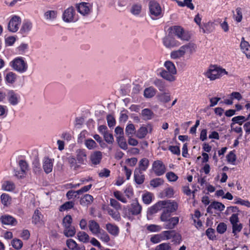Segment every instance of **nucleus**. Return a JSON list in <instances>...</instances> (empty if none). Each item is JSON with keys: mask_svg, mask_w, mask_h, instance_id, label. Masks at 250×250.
<instances>
[{"mask_svg": "<svg viewBox=\"0 0 250 250\" xmlns=\"http://www.w3.org/2000/svg\"><path fill=\"white\" fill-rule=\"evenodd\" d=\"M6 98L10 104L13 106L18 104L21 100L20 95L13 90H9L7 91Z\"/></svg>", "mask_w": 250, "mask_h": 250, "instance_id": "nucleus-13", "label": "nucleus"}, {"mask_svg": "<svg viewBox=\"0 0 250 250\" xmlns=\"http://www.w3.org/2000/svg\"><path fill=\"white\" fill-rule=\"evenodd\" d=\"M163 179L160 178H157L152 179L150 182V185L151 186L153 187L154 188L159 187L160 186L163 185Z\"/></svg>", "mask_w": 250, "mask_h": 250, "instance_id": "nucleus-53", "label": "nucleus"}, {"mask_svg": "<svg viewBox=\"0 0 250 250\" xmlns=\"http://www.w3.org/2000/svg\"><path fill=\"white\" fill-rule=\"evenodd\" d=\"M146 229L151 232H158L161 230L162 228L160 226L152 224L147 226Z\"/></svg>", "mask_w": 250, "mask_h": 250, "instance_id": "nucleus-63", "label": "nucleus"}, {"mask_svg": "<svg viewBox=\"0 0 250 250\" xmlns=\"http://www.w3.org/2000/svg\"><path fill=\"white\" fill-rule=\"evenodd\" d=\"M250 119H248V116L246 117L244 116H237L234 117L232 118V123L231 124V127H232V126L235 124H238L239 125H242L243 123L249 120Z\"/></svg>", "mask_w": 250, "mask_h": 250, "instance_id": "nucleus-27", "label": "nucleus"}, {"mask_svg": "<svg viewBox=\"0 0 250 250\" xmlns=\"http://www.w3.org/2000/svg\"><path fill=\"white\" fill-rule=\"evenodd\" d=\"M77 237L79 241L83 243H87L89 239V235L84 231H80L77 233Z\"/></svg>", "mask_w": 250, "mask_h": 250, "instance_id": "nucleus-43", "label": "nucleus"}, {"mask_svg": "<svg viewBox=\"0 0 250 250\" xmlns=\"http://www.w3.org/2000/svg\"><path fill=\"white\" fill-rule=\"evenodd\" d=\"M66 244L67 247L71 250H75L78 246L76 242L72 239L67 240Z\"/></svg>", "mask_w": 250, "mask_h": 250, "instance_id": "nucleus-56", "label": "nucleus"}, {"mask_svg": "<svg viewBox=\"0 0 250 250\" xmlns=\"http://www.w3.org/2000/svg\"><path fill=\"white\" fill-rule=\"evenodd\" d=\"M154 83L160 91H164L165 88V84L163 81L159 79H157L154 81Z\"/></svg>", "mask_w": 250, "mask_h": 250, "instance_id": "nucleus-61", "label": "nucleus"}, {"mask_svg": "<svg viewBox=\"0 0 250 250\" xmlns=\"http://www.w3.org/2000/svg\"><path fill=\"white\" fill-rule=\"evenodd\" d=\"M178 5L180 7L187 6L191 10L194 9V6L192 3V0H184L183 1L176 0Z\"/></svg>", "mask_w": 250, "mask_h": 250, "instance_id": "nucleus-39", "label": "nucleus"}, {"mask_svg": "<svg viewBox=\"0 0 250 250\" xmlns=\"http://www.w3.org/2000/svg\"><path fill=\"white\" fill-rule=\"evenodd\" d=\"M32 28V23L28 21H24L22 24L21 32L22 34H27Z\"/></svg>", "mask_w": 250, "mask_h": 250, "instance_id": "nucleus-30", "label": "nucleus"}, {"mask_svg": "<svg viewBox=\"0 0 250 250\" xmlns=\"http://www.w3.org/2000/svg\"><path fill=\"white\" fill-rule=\"evenodd\" d=\"M152 170L156 176H160L166 172V167L162 161L156 160L152 163Z\"/></svg>", "mask_w": 250, "mask_h": 250, "instance_id": "nucleus-12", "label": "nucleus"}, {"mask_svg": "<svg viewBox=\"0 0 250 250\" xmlns=\"http://www.w3.org/2000/svg\"><path fill=\"white\" fill-rule=\"evenodd\" d=\"M149 165V161L146 158L141 159L139 162V167L136 168L142 171H145L148 168Z\"/></svg>", "mask_w": 250, "mask_h": 250, "instance_id": "nucleus-26", "label": "nucleus"}, {"mask_svg": "<svg viewBox=\"0 0 250 250\" xmlns=\"http://www.w3.org/2000/svg\"><path fill=\"white\" fill-rule=\"evenodd\" d=\"M99 239L104 243H108L110 241V238L107 233L102 229L98 235H96Z\"/></svg>", "mask_w": 250, "mask_h": 250, "instance_id": "nucleus-28", "label": "nucleus"}, {"mask_svg": "<svg viewBox=\"0 0 250 250\" xmlns=\"http://www.w3.org/2000/svg\"><path fill=\"white\" fill-rule=\"evenodd\" d=\"M147 132V128L145 126H142L138 130L136 136L139 139H143L145 137Z\"/></svg>", "mask_w": 250, "mask_h": 250, "instance_id": "nucleus-46", "label": "nucleus"}, {"mask_svg": "<svg viewBox=\"0 0 250 250\" xmlns=\"http://www.w3.org/2000/svg\"><path fill=\"white\" fill-rule=\"evenodd\" d=\"M28 45L27 43H21L17 49L19 54L22 55L27 52Z\"/></svg>", "mask_w": 250, "mask_h": 250, "instance_id": "nucleus-55", "label": "nucleus"}, {"mask_svg": "<svg viewBox=\"0 0 250 250\" xmlns=\"http://www.w3.org/2000/svg\"><path fill=\"white\" fill-rule=\"evenodd\" d=\"M105 229L109 233L114 236H117L119 234V229L114 224L107 223L105 225Z\"/></svg>", "mask_w": 250, "mask_h": 250, "instance_id": "nucleus-21", "label": "nucleus"}, {"mask_svg": "<svg viewBox=\"0 0 250 250\" xmlns=\"http://www.w3.org/2000/svg\"><path fill=\"white\" fill-rule=\"evenodd\" d=\"M184 54L190 55L195 51L196 45L192 43H188L181 46Z\"/></svg>", "mask_w": 250, "mask_h": 250, "instance_id": "nucleus-23", "label": "nucleus"}, {"mask_svg": "<svg viewBox=\"0 0 250 250\" xmlns=\"http://www.w3.org/2000/svg\"><path fill=\"white\" fill-rule=\"evenodd\" d=\"M88 226L89 230L95 236L98 235L102 229L101 228L100 225L94 220L89 221Z\"/></svg>", "mask_w": 250, "mask_h": 250, "instance_id": "nucleus-18", "label": "nucleus"}, {"mask_svg": "<svg viewBox=\"0 0 250 250\" xmlns=\"http://www.w3.org/2000/svg\"><path fill=\"white\" fill-rule=\"evenodd\" d=\"M178 208L177 203L171 200H164L158 202L154 205L150 207L148 211L151 214L156 213L158 211L164 209L162 213H166L168 215L175 212Z\"/></svg>", "mask_w": 250, "mask_h": 250, "instance_id": "nucleus-1", "label": "nucleus"}, {"mask_svg": "<svg viewBox=\"0 0 250 250\" xmlns=\"http://www.w3.org/2000/svg\"><path fill=\"white\" fill-rule=\"evenodd\" d=\"M11 245L16 250H20L23 246L21 240L19 239H14L11 242Z\"/></svg>", "mask_w": 250, "mask_h": 250, "instance_id": "nucleus-54", "label": "nucleus"}, {"mask_svg": "<svg viewBox=\"0 0 250 250\" xmlns=\"http://www.w3.org/2000/svg\"><path fill=\"white\" fill-rule=\"evenodd\" d=\"M229 221L232 225V233L234 235L241 231L243 225L239 223L238 214H232L229 218Z\"/></svg>", "mask_w": 250, "mask_h": 250, "instance_id": "nucleus-10", "label": "nucleus"}, {"mask_svg": "<svg viewBox=\"0 0 250 250\" xmlns=\"http://www.w3.org/2000/svg\"><path fill=\"white\" fill-rule=\"evenodd\" d=\"M1 203L4 206H8L11 202V198L9 195L6 193H2L0 196Z\"/></svg>", "mask_w": 250, "mask_h": 250, "instance_id": "nucleus-47", "label": "nucleus"}, {"mask_svg": "<svg viewBox=\"0 0 250 250\" xmlns=\"http://www.w3.org/2000/svg\"><path fill=\"white\" fill-rule=\"evenodd\" d=\"M156 94V90L152 86L146 88L145 89L144 96L147 98L153 97Z\"/></svg>", "mask_w": 250, "mask_h": 250, "instance_id": "nucleus-41", "label": "nucleus"}, {"mask_svg": "<svg viewBox=\"0 0 250 250\" xmlns=\"http://www.w3.org/2000/svg\"><path fill=\"white\" fill-rule=\"evenodd\" d=\"M225 207L224 205L219 202H213L211 203L207 208V212H210L211 210L213 208L218 210L219 211H222L224 209Z\"/></svg>", "mask_w": 250, "mask_h": 250, "instance_id": "nucleus-24", "label": "nucleus"}, {"mask_svg": "<svg viewBox=\"0 0 250 250\" xmlns=\"http://www.w3.org/2000/svg\"><path fill=\"white\" fill-rule=\"evenodd\" d=\"M184 51L180 47L178 50L172 51L170 53V57L172 59H176L184 56Z\"/></svg>", "mask_w": 250, "mask_h": 250, "instance_id": "nucleus-45", "label": "nucleus"}, {"mask_svg": "<svg viewBox=\"0 0 250 250\" xmlns=\"http://www.w3.org/2000/svg\"><path fill=\"white\" fill-rule=\"evenodd\" d=\"M149 15L151 19L155 20L163 16V12L160 4L155 1L151 0L149 2Z\"/></svg>", "mask_w": 250, "mask_h": 250, "instance_id": "nucleus-4", "label": "nucleus"}, {"mask_svg": "<svg viewBox=\"0 0 250 250\" xmlns=\"http://www.w3.org/2000/svg\"><path fill=\"white\" fill-rule=\"evenodd\" d=\"M17 76L15 73L13 72H8L6 74L5 77L6 83L9 84L14 83L17 79Z\"/></svg>", "mask_w": 250, "mask_h": 250, "instance_id": "nucleus-34", "label": "nucleus"}, {"mask_svg": "<svg viewBox=\"0 0 250 250\" xmlns=\"http://www.w3.org/2000/svg\"><path fill=\"white\" fill-rule=\"evenodd\" d=\"M164 66L167 71L170 72V73L176 74L177 70L174 63L169 61L165 62Z\"/></svg>", "mask_w": 250, "mask_h": 250, "instance_id": "nucleus-33", "label": "nucleus"}, {"mask_svg": "<svg viewBox=\"0 0 250 250\" xmlns=\"http://www.w3.org/2000/svg\"><path fill=\"white\" fill-rule=\"evenodd\" d=\"M76 158L78 163L80 165H86L87 162V154L84 149H79L76 151Z\"/></svg>", "mask_w": 250, "mask_h": 250, "instance_id": "nucleus-14", "label": "nucleus"}, {"mask_svg": "<svg viewBox=\"0 0 250 250\" xmlns=\"http://www.w3.org/2000/svg\"><path fill=\"white\" fill-rule=\"evenodd\" d=\"M74 205V203L73 201H68L64 203L61 206L60 208V211H63L72 208Z\"/></svg>", "mask_w": 250, "mask_h": 250, "instance_id": "nucleus-51", "label": "nucleus"}, {"mask_svg": "<svg viewBox=\"0 0 250 250\" xmlns=\"http://www.w3.org/2000/svg\"><path fill=\"white\" fill-rule=\"evenodd\" d=\"M125 133L128 136H132L135 133V128L133 124H130L126 125Z\"/></svg>", "mask_w": 250, "mask_h": 250, "instance_id": "nucleus-49", "label": "nucleus"}, {"mask_svg": "<svg viewBox=\"0 0 250 250\" xmlns=\"http://www.w3.org/2000/svg\"><path fill=\"white\" fill-rule=\"evenodd\" d=\"M227 74L228 72L225 69L215 65L210 66L209 69L206 73V76L210 80H214Z\"/></svg>", "mask_w": 250, "mask_h": 250, "instance_id": "nucleus-6", "label": "nucleus"}, {"mask_svg": "<svg viewBox=\"0 0 250 250\" xmlns=\"http://www.w3.org/2000/svg\"><path fill=\"white\" fill-rule=\"evenodd\" d=\"M9 66L14 71L19 73H25L28 69V64L25 59L22 57H17L11 61Z\"/></svg>", "mask_w": 250, "mask_h": 250, "instance_id": "nucleus-2", "label": "nucleus"}, {"mask_svg": "<svg viewBox=\"0 0 250 250\" xmlns=\"http://www.w3.org/2000/svg\"><path fill=\"white\" fill-rule=\"evenodd\" d=\"M57 16V12L55 10H48L44 14L45 20L53 21L56 19Z\"/></svg>", "mask_w": 250, "mask_h": 250, "instance_id": "nucleus-35", "label": "nucleus"}, {"mask_svg": "<svg viewBox=\"0 0 250 250\" xmlns=\"http://www.w3.org/2000/svg\"><path fill=\"white\" fill-rule=\"evenodd\" d=\"M142 207L137 201H134L129 207L124 209V217L132 220L133 216L141 213Z\"/></svg>", "mask_w": 250, "mask_h": 250, "instance_id": "nucleus-3", "label": "nucleus"}, {"mask_svg": "<svg viewBox=\"0 0 250 250\" xmlns=\"http://www.w3.org/2000/svg\"><path fill=\"white\" fill-rule=\"evenodd\" d=\"M72 223V218L70 215L65 216L62 220V225L63 228L71 226Z\"/></svg>", "mask_w": 250, "mask_h": 250, "instance_id": "nucleus-57", "label": "nucleus"}, {"mask_svg": "<svg viewBox=\"0 0 250 250\" xmlns=\"http://www.w3.org/2000/svg\"><path fill=\"white\" fill-rule=\"evenodd\" d=\"M33 170L36 174L40 173L42 171L41 165L38 159H36L33 162Z\"/></svg>", "mask_w": 250, "mask_h": 250, "instance_id": "nucleus-44", "label": "nucleus"}, {"mask_svg": "<svg viewBox=\"0 0 250 250\" xmlns=\"http://www.w3.org/2000/svg\"><path fill=\"white\" fill-rule=\"evenodd\" d=\"M0 221L4 225L11 226H14L17 223L15 218L8 214H4L1 216L0 217Z\"/></svg>", "mask_w": 250, "mask_h": 250, "instance_id": "nucleus-17", "label": "nucleus"}, {"mask_svg": "<svg viewBox=\"0 0 250 250\" xmlns=\"http://www.w3.org/2000/svg\"><path fill=\"white\" fill-rule=\"evenodd\" d=\"M161 221L164 222L163 227L166 229H174L179 221L178 217H170V215L166 213H162L160 216Z\"/></svg>", "mask_w": 250, "mask_h": 250, "instance_id": "nucleus-5", "label": "nucleus"}, {"mask_svg": "<svg viewBox=\"0 0 250 250\" xmlns=\"http://www.w3.org/2000/svg\"><path fill=\"white\" fill-rule=\"evenodd\" d=\"M115 133L116 139L124 137V130L122 127L117 126L115 129Z\"/></svg>", "mask_w": 250, "mask_h": 250, "instance_id": "nucleus-64", "label": "nucleus"}, {"mask_svg": "<svg viewBox=\"0 0 250 250\" xmlns=\"http://www.w3.org/2000/svg\"><path fill=\"white\" fill-rule=\"evenodd\" d=\"M114 197L119 201L123 203H126L127 202V199L125 197L122 193L118 190L115 191L113 192Z\"/></svg>", "mask_w": 250, "mask_h": 250, "instance_id": "nucleus-50", "label": "nucleus"}, {"mask_svg": "<svg viewBox=\"0 0 250 250\" xmlns=\"http://www.w3.org/2000/svg\"><path fill=\"white\" fill-rule=\"evenodd\" d=\"M21 24V19L20 17L13 15L9 20L8 29L11 32H16L19 29L20 26Z\"/></svg>", "mask_w": 250, "mask_h": 250, "instance_id": "nucleus-11", "label": "nucleus"}, {"mask_svg": "<svg viewBox=\"0 0 250 250\" xmlns=\"http://www.w3.org/2000/svg\"><path fill=\"white\" fill-rule=\"evenodd\" d=\"M142 6L141 4H134L130 9V12L135 16L139 15L142 11Z\"/></svg>", "mask_w": 250, "mask_h": 250, "instance_id": "nucleus-40", "label": "nucleus"}, {"mask_svg": "<svg viewBox=\"0 0 250 250\" xmlns=\"http://www.w3.org/2000/svg\"><path fill=\"white\" fill-rule=\"evenodd\" d=\"M68 162L70 165V167L74 169H77L80 167V165L78 163L76 157L73 155H70L67 158Z\"/></svg>", "mask_w": 250, "mask_h": 250, "instance_id": "nucleus-36", "label": "nucleus"}, {"mask_svg": "<svg viewBox=\"0 0 250 250\" xmlns=\"http://www.w3.org/2000/svg\"><path fill=\"white\" fill-rule=\"evenodd\" d=\"M93 201V197L90 194L84 195L80 200V204L82 206H87L92 203Z\"/></svg>", "mask_w": 250, "mask_h": 250, "instance_id": "nucleus-32", "label": "nucleus"}, {"mask_svg": "<svg viewBox=\"0 0 250 250\" xmlns=\"http://www.w3.org/2000/svg\"><path fill=\"white\" fill-rule=\"evenodd\" d=\"M164 240L161 233L155 234L150 238V241L154 244L158 243Z\"/></svg>", "mask_w": 250, "mask_h": 250, "instance_id": "nucleus-62", "label": "nucleus"}, {"mask_svg": "<svg viewBox=\"0 0 250 250\" xmlns=\"http://www.w3.org/2000/svg\"><path fill=\"white\" fill-rule=\"evenodd\" d=\"M103 157L102 153L100 151H95L92 153L90 156V160L93 165H99Z\"/></svg>", "mask_w": 250, "mask_h": 250, "instance_id": "nucleus-19", "label": "nucleus"}, {"mask_svg": "<svg viewBox=\"0 0 250 250\" xmlns=\"http://www.w3.org/2000/svg\"><path fill=\"white\" fill-rule=\"evenodd\" d=\"M85 146L88 149H93L97 147V145L95 141L92 139H88L85 141Z\"/></svg>", "mask_w": 250, "mask_h": 250, "instance_id": "nucleus-48", "label": "nucleus"}, {"mask_svg": "<svg viewBox=\"0 0 250 250\" xmlns=\"http://www.w3.org/2000/svg\"><path fill=\"white\" fill-rule=\"evenodd\" d=\"M75 228L72 226L64 228L63 234L66 237H73L75 235Z\"/></svg>", "mask_w": 250, "mask_h": 250, "instance_id": "nucleus-38", "label": "nucleus"}, {"mask_svg": "<svg viewBox=\"0 0 250 250\" xmlns=\"http://www.w3.org/2000/svg\"><path fill=\"white\" fill-rule=\"evenodd\" d=\"M159 75L165 80L170 82H174L176 80L175 74L170 73V72L167 71V70L164 68L160 69L158 70Z\"/></svg>", "mask_w": 250, "mask_h": 250, "instance_id": "nucleus-16", "label": "nucleus"}, {"mask_svg": "<svg viewBox=\"0 0 250 250\" xmlns=\"http://www.w3.org/2000/svg\"><path fill=\"white\" fill-rule=\"evenodd\" d=\"M164 45L167 48H171L179 45V42L174 39L166 36L163 39Z\"/></svg>", "mask_w": 250, "mask_h": 250, "instance_id": "nucleus-15", "label": "nucleus"}, {"mask_svg": "<svg viewBox=\"0 0 250 250\" xmlns=\"http://www.w3.org/2000/svg\"><path fill=\"white\" fill-rule=\"evenodd\" d=\"M53 160L45 157L43 160L42 167L44 172L48 174L50 173L53 168Z\"/></svg>", "mask_w": 250, "mask_h": 250, "instance_id": "nucleus-20", "label": "nucleus"}, {"mask_svg": "<svg viewBox=\"0 0 250 250\" xmlns=\"http://www.w3.org/2000/svg\"><path fill=\"white\" fill-rule=\"evenodd\" d=\"M171 246L168 243H163L158 246L155 248V250H170Z\"/></svg>", "mask_w": 250, "mask_h": 250, "instance_id": "nucleus-60", "label": "nucleus"}, {"mask_svg": "<svg viewBox=\"0 0 250 250\" xmlns=\"http://www.w3.org/2000/svg\"><path fill=\"white\" fill-rule=\"evenodd\" d=\"M118 210H114L111 208L107 209L109 215H110L114 220L117 221H119L121 218L120 214Z\"/></svg>", "mask_w": 250, "mask_h": 250, "instance_id": "nucleus-52", "label": "nucleus"}, {"mask_svg": "<svg viewBox=\"0 0 250 250\" xmlns=\"http://www.w3.org/2000/svg\"><path fill=\"white\" fill-rule=\"evenodd\" d=\"M78 12L83 16H87L93 10V4L89 2H82L76 4Z\"/></svg>", "mask_w": 250, "mask_h": 250, "instance_id": "nucleus-8", "label": "nucleus"}, {"mask_svg": "<svg viewBox=\"0 0 250 250\" xmlns=\"http://www.w3.org/2000/svg\"><path fill=\"white\" fill-rule=\"evenodd\" d=\"M163 240H169L176 236V232L174 230H165L162 233Z\"/></svg>", "mask_w": 250, "mask_h": 250, "instance_id": "nucleus-37", "label": "nucleus"}, {"mask_svg": "<svg viewBox=\"0 0 250 250\" xmlns=\"http://www.w3.org/2000/svg\"><path fill=\"white\" fill-rule=\"evenodd\" d=\"M201 28L203 30L204 33L208 34L213 32L215 29L214 23L209 21L206 23L204 24Z\"/></svg>", "mask_w": 250, "mask_h": 250, "instance_id": "nucleus-29", "label": "nucleus"}, {"mask_svg": "<svg viewBox=\"0 0 250 250\" xmlns=\"http://www.w3.org/2000/svg\"><path fill=\"white\" fill-rule=\"evenodd\" d=\"M240 47L242 52L246 54L247 58H250V45L248 42L244 41V38L242 39Z\"/></svg>", "mask_w": 250, "mask_h": 250, "instance_id": "nucleus-25", "label": "nucleus"}, {"mask_svg": "<svg viewBox=\"0 0 250 250\" xmlns=\"http://www.w3.org/2000/svg\"><path fill=\"white\" fill-rule=\"evenodd\" d=\"M62 19L66 23L75 22L78 20V15L76 14L73 6H69L64 10L62 13Z\"/></svg>", "mask_w": 250, "mask_h": 250, "instance_id": "nucleus-7", "label": "nucleus"}, {"mask_svg": "<svg viewBox=\"0 0 250 250\" xmlns=\"http://www.w3.org/2000/svg\"><path fill=\"white\" fill-rule=\"evenodd\" d=\"M119 146L124 150L127 149V145L125 139L124 137L116 139Z\"/></svg>", "mask_w": 250, "mask_h": 250, "instance_id": "nucleus-58", "label": "nucleus"}, {"mask_svg": "<svg viewBox=\"0 0 250 250\" xmlns=\"http://www.w3.org/2000/svg\"><path fill=\"white\" fill-rule=\"evenodd\" d=\"M15 185L11 181H4L2 185V189L5 191H11L15 189Z\"/></svg>", "mask_w": 250, "mask_h": 250, "instance_id": "nucleus-31", "label": "nucleus"}, {"mask_svg": "<svg viewBox=\"0 0 250 250\" xmlns=\"http://www.w3.org/2000/svg\"><path fill=\"white\" fill-rule=\"evenodd\" d=\"M42 215L38 209H36L32 217V223L34 224H39L41 220Z\"/></svg>", "mask_w": 250, "mask_h": 250, "instance_id": "nucleus-42", "label": "nucleus"}, {"mask_svg": "<svg viewBox=\"0 0 250 250\" xmlns=\"http://www.w3.org/2000/svg\"><path fill=\"white\" fill-rule=\"evenodd\" d=\"M152 194L150 192H147L143 195L142 198L144 203L146 204H149L152 201Z\"/></svg>", "mask_w": 250, "mask_h": 250, "instance_id": "nucleus-59", "label": "nucleus"}, {"mask_svg": "<svg viewBox=\"0 0 250 250\" xmlns=\"http://www.w3.org/2000/svg\"><path fill=\"white\" fill-rule=\"evenodd\" d=\"M169 29L172 31L178 38L183 41H188L190 37L189 34L186 32L184 29L180 26H173L170 27Z\"/></svg>", "mask_w": 250, "mask_h": 250, "instance_id": "nucleus-9", "label": "nucleus"}, {"mask_svg": "<svg viewBox=\"0 0 250 250\" xmlns=\"http://www.w3.org/2000/svg\"><path fill=\"white\" fill-rule=\"evenodd\" d=\"M134 178L135 182L140 185L144 182L145 175L143 174L142 171L135 168L134 172Z\"/></svg>", "mask_w": 250, "mask_h": 250, "instance_id": "nucleus-22", "label": "nucleus"}]
</instances>
